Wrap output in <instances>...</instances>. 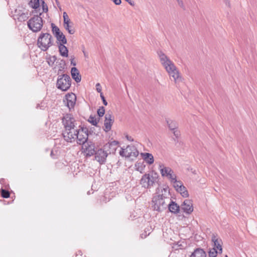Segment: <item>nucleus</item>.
I'll return each mask as SVG.
<instances>
[{
    "label": "nucleus",
    "instance_id": "24",
    "mask_svg": "<svg viewBox=\"0 0 257 257\" xmlns=\"http://www.w3.org/2000/svg\"><path fill=\"white\" fill-rule=\"evenodd\" d=\"M56 38V39L59 41L60 44H66L67 43V39L65 36V35L63 34L62 32H61L58 35H56L55 36Z\"/></svg>",
    "mask_w": 257,
    "mask_h": 257
},
{
    "label": "nucleus",
    "instance_id": "6",
    "mask_svg": "<svg viewBox=\"0 0 257 257\" xmlns=\"http://www.w3.org/2000/svg\"><path fill=\"white\" fill-rule=\"evenodd\" d=\"M78 128L76 126L70 128H66L63 133L64 140L69 143H73L75 141V137Z\"/></svg>",
    "mask_w": 257,
    "mask_h": 257
},
{
    "label": "nucleus",
    "instance_id": "50",
    "mask_svg": "<svg viewBox=\"0 0 257 257\" xmlns=\"http://www.w3.org/2000/svg\"><path fill=\"white\" fill-rule=\"evenodd\" d=\"M53 155H54V151H53V150H52V151H51V156L52 157H53Z\"/></svg>",
    "mask_w": 257,
    "mask_h": 257
},
{
    "label": "nucleus",
    "instance_id": "19",
    "mask_svg": "<svg viewBox=\"0 0 257 257\" xmlns=\"http://www.w3.org/2000/svg\"><path fill=\"white\" fill-rule=\"evenodd\" d=\"M71 74L72 78L77 82L81 81V77L78 70L76 67H72L71 70Z\"/></svg>",
    "mask_w": 257,
    "mask_h": 257
},
{
    "label": "nucleus",
    "instance_id": "28",
    "mask_svg": "<svg viewBox=\"0 0 257 257\" xmlns=\"http://www.w3.org/2000/svg\"><path fill=\"white\" fill-rule=\"evenodd\" d=\"M172 183H173V186L174 187L176 191L178 190L179 189H180L183 185L181 181H177V179L174 181V182H173Z\"/></svg>",
    "mask_w": 257,
    "mask_h": 257
},
{
    "label": "nucleus",
    "instance_id": "10",
    "mask_svg": "<svg viewBox=\"0 0 257 257\" xmlns=\"http://www.w3.org/2000/svg\"><path fill=\"white\" fill-rule=\"evenodd\" d=\"M75 120L70 114H66L62 119V122L65 129L75 127Z\"/></svg>",
    "mask_w": 257,
    "mask_h": 257
},
{
    "label": "nucleus",
    "instance_id": "1",
    "mask_svg": "<svg viewBox=\"0 0 257 257\" xmlns=\"http://www.w3.org/2000/svg\"><path fill=\"white\" fill-rule=\"evenodd\" d=\"M158 54L161 64L168 73L170 79L172 80V78L175 84L182 82V77L174 63L162 51L158 52Z\"/></svg>",
    "mask_w": 257,
    "mask_h": 257
},
{
    "label": "nucleus",
    "instance_id": "16",
    "mask_svg": "<svg viewBox=\"0 0 257 257\" xmlns=\"http://www.w3.org/2000/svg\"><path fill=\"white\" fill-rule=\"evenodd\" d=\"M114 122V119L112 118L111 115L110 114H106L105 116V120L104 123V130L106 132L109 131L111 130V126Z\"/></svg>",
    "mask_w": 257,
    "mask_h": 257
},
{
    "label": "nucleus",
    "instance_id": "34",
    "mask_svg": "<svg viewBox=\"0 0 257 257\" xmlns=\"http://www.w3.org/2000/svg\"><path fill=\"white\" fill-rule=\"evenodd\" d=\"M168 179H169L170 181H171V182L172 183L173 182H174V181L176 180V175L174 173V172L172 170V173H170L166 177Z\"/></svg>",
    "mask_w": 257,
    "mask_h": 257
},
{
    "label": "nucleus",
    "instance_id": "48",
    "mask_svg": "<svg viewBox=\"0 0 257 257\" xmlns=\"http://www.w3.org/2000/svg\"><path fill=\"white\" fill-rule=\"evenodd\" d=\"M224 2L225 3L226 5L229 7V2L228 0H224Z\"/></svg>",
    "mask_w": 257,
    "mask_h": 257
},
{
    "label": "nucleus",
    "instance_id": "23",
    "mask_svg": "<svg viewBox=\"0 0 257 257\" xmlns=\"http://www.w3.org/2000/svg\"><path fill=\"white\" fill-rule=\"evenodd\" d=\"M65 44H59V51L60 55L63 57H67L68 55V50L67 47L64 45Z\"/></svg>",
    "mask_w": 257,
    "mask_h": 257
},
{
    "label": "nucleus",
    "instance_id": "40",
    "mask_svg": "<svg viewBox=\"0 0 257 257\" xmlns=\"http://www.w3.org/2000/svg\"><path fill=\"white\" fill-rule=\"evenodd\" d=\"M96 89L98 92H99L100 93H102L101 92V86L99 83H97L96 84Z\"/></svg>",
    "mask_w": 257,
    "mask_h": 257
},
{
    "label": "nucleus",
    "instance_id": "31",
    "mask_svg": "<svg viewBox=\"0 0 257 257\" xmlns=\"http://www.w3.org/2000/svg\"><path fill=\"white\" fill-rule=\"evenodd\" d=\"M56 60H57L56 56H53L50 57L47 59V62L49 66H52L53 65V64H54L55 62L56 61Z\"/></svg>",
    "mask_w": 257,
    "mask_h": 257
},
{
    "label": "nucleus",
    "instance_id": "42",
    "mask_svg": "<svg viewBox=\"0 0 257 257\" xmlns=\"http://www.w3.org/2000/svg\"><path fill=\"white\" fill-rule=\"evenodd\" d=\"M116 5H119L121 1V0H111Z\"/></svg>",
    "mask_w": 257,
    "mask_h": 257
},
{
    "label": "nucleus",
    "instance_id": "17",
    "mask_svg": "<svg viewBox=\"0 0 257 257\" xmlns=\"http://www.w3.org/2000/svg\"><path fill=\"white\" fill-rule=\"evenodd\" d=\"M212 241L214 243L213 248H215L216 250L219 251V253H222V240L221 239H218L214 234H213L212 236Z\"/></svg>",
    "mask_w": 257,
    "mask_h": 257
},
{
    "label": "nucleus",
    "instance_id": "9",
    "mask_svg": "<svg viewBox=\"0 0 257 257\" xmlns=\"http://www.w3.org/2000/svg\"><path fill=\"white\" fill-rule=\"evenodd\" d=\"M95 160L100 164H104L106 162L107 157V154L103 149H99L97 150L95 154Z\"/></svg>",
    "mask_w": 257,
    "mask_h": 257
},
{
    "label": "nucleus",
    "instance_id": "12",
    "mask_svg": "<svg viewBox=\"0 0 257 257\" xmlns=\"http://www.w3.org/2000/svg\"><path fill=\"white\" fill-rule=\"evenodd\" d=\"M88 139V134L84 132L83 129H78L75 137L77 144L79 145H84Z\"/></svg>",
    "mask_w": 257,
    "mask_h": 257
},
{
    "label": "nucleus",
    "instance_id": "33",
    "mask_svg": "<svg viewBox=\"0 0 257 257\" xmlns=\"http://www.w3.org/2000/svg\"><path fill=\"white\" fill-rule=\"evenodd\" d=\"M28 14H25L24 13H22L19 17H18V19L20 22H23L26 21L28 19Z\"/></svg>",
    "mask_w": 257,
    "mask_h": 257
},
{
    "label": "nucleus",
    "instance_id": "13",
    "mask_svg": "<svg viewBox=\"0 0 257 257\" xmlns=\"http://www.w3.org/2000/svg\"><path fill=\"white\" fill-rule=\"evenodd\" d=\"M66 100H64L67 105V106L70 109L74 107L76 100V96L75 94L71 93H68L65 96Z\"/></svg>",
    "mask_w": 257,
    "mask_h": 257
},
{
    "label": "nucleus",
    "instance_id": "47",
    "mask_svg": "<svg viewBox=\"0 0 257 257\" xmlns=\"http://www.w3.org/2000/svg\"><path fill=\"white\" fill-rule=\"evenodd\" d=\"M43 12H47L48 11V8L46 6V8L45 7L44 5L43 6Z\"/></svg>",
    "mask_w": 257,
    "mask_h": 257
},
{
    "label": "nucleus",
    "instance_id": "39",
    "mask_svg": "<svg viewBox=\"0 0 257 257\" xmlns=\"http://www.w3.org/2000/svg\"><path fill=\"white\" fill-rule=\"evenodd\" d=\"M100 97H101V99H102V100L103 101V104L104 105L106 106L107 105V102L106 100H105V97H104L103 93H101L100 94Z\"/></svg>",
    "mask_w": 257,
    "mask_h": 257
},
{
    "label": "nucleus",
    "instance_id": "41",
    "mask_svg": "<svg viewBox=\"0 0 257 257\" xmlns=\"http://www.w3.org/2000/svg\"><path fill=\"white\" fill-rule=\"evenodd\" d=\"M173 131L174 136H176V138H178L180 136V132L177 130H176V129Z\"/></svg>",
    "mask_w": 257,
    "mask_h": 257
},
{
    "label": "nucleus",
    "instance_id": "8",
    "mask_svg": "<svg viewBox=\"0 0 257 257\" xmlns=\"http://www.w3.org/2000/svg\"><path fill=\"white\" fill-rule=\"evenodd\" d=\"M155 175V176H154L153 174L144 175L141 180V184L142 186L145 188H149L152 186L157 179L156 174Z\"/></svg>",
    "mask_w": 257,
    "mask_h": 257
},
{
    "label": "nucleus",
    "instance_id": "2",
    "mask_svg": "<svg viewBox=\"0 0 257 257\" xmlns=\"http://www.w3.org/2000/svg\"><path fill=\"white\" fill-rule=\"evenodd\" d=\"M170 200L169 197L163 194L154 196L152 201V207L155 210L162 211L167 208V203Z\"/></svg>",
    "mask_w": 257,
    "mask_h": 257
},
{
    "label": "nucleus",
    "instance_id": "43",
    "mask_svg": "<svg viewBox=\"0 0 257 257\" xmlns=\"http://www.w3.org/2000/svg\"><path fill=\"white\" fill-rule=\"evenodd\" d=\"M178 3V4L179 5L182 7V8H183L184 7V5H183V1L182 0H177Z\"/></svg>",
    "mask_w": 257,
    "mask_h": 257
},
{
    "label": "nucleus",
    "instance_id": "11",
    "mask_svg": "<svg viewBox=\"0 0 257 257\" xmlns=\"http://www.w3.org/2000/svg\"><path fill=\"white\" fill-rule=\"evenodd\" d=\"M118 142L116 141H113L110 142H108L103 146V149L107 154V156L109 154L115 153L118 145Z\"/></svg>",
    "mask_w": 257,
    "mask_h": 257
},
{
    "label": "nucleus",
    "instance_id": "49",
    "mask_svg": "<svg viewBox=\"0 0 257 257\" xmlns=\"http://www.w3.org/2000/svg\"><path fill=\"white\" fill-rule=\"evenodd\" d=\"M163 190H164V191L165 192H168V188H164V189H163Z\"/></svg>",
    "mask_w": 257,
    "mask_h": 257
},
{
    "label": "nucleus",
    "instance_id": "22",
    "mask_svg": "<svg viewBox=\"0 0 257 257\" xmlns=\"http://www.w3.org/2000/svg\"><path fill=\"white\" fill-rule=\"evenodd\" d=\"M190 257H206V252L201 248L196 249Z\"/></svg>",
    "mask_w": 257,
    "mask_h": 257
},
{
    "label": "nucleus",
    "instance_id": "14",
    "mask_svg": "<svg viewBox=\"0 0 257 257\" xmlns=\"http://www.w3.org/2000/svg\"><path fill=\"white\" fill-rule=\"evenodd\" d=\"M181 209L186 213L190 214L193 211V207L192 201L186 199L181 206Z\"/></svg>",
    "mask_w": 257,
    "mask_h": 257
},
{
    "label": "nucleus",
    "instance_id": "18",
    "mask_svg": "<svg viewBox=\"0 0 257 257\" xmlns=\"http://www.w3.org/2000/svg\"><path fill=\"white\" fill-rule=\"evenodd\" d=\"M169 203L167 204L169 211L174 214L179 213L181 207L177 205L175 202L171 201V200L169 201Z\"/></svg>",
    "mask_w": 257,
    "mask_h": 257
},
{
    "label": "nucleus",
    "instance_id": "25",
    "mask_svg": "<svg viewBox=\"0 0 257 257\" xmlns=\"http://www.w3.org/2000/svg\"><path fill=\"white\" fill-rule=\"evenodd\" d=\"M169 128L171 131H174L177 127V123L175 121L168 120H167Z\"/></svg>",
    "mask_w": 257,
    "mask_h": 257
},
{
    "label": "nucleus",
    "instance_id": "5",
    "mask_svg": "<svg viewBox=\"0 0 257 257\" xmlns=\"http://www.w3.org/2000/svg\"><path fill=\"white\" fill-rule=\"evenodd\" d=\"M71 80L69 75L62 74L59 75L57 81V87L62 90L67 91L71 86Z\"/></svg>",
    "mask_w": 257,
    "mask_h": 257
},
{
    "label": "nucleus",
    "instance_id": "21",
    "mask_svg": "<svg viewBox=\"0 0 257 257\" xmlns=\"http://www.w3.org/2000/svg\"><path fill=\"white\" fill-rule=\"evenodd\" d=\"M144 161L148 164L151 165L154 162V157L152 154L148 153H142Z\"/></svg>",
    "mask_w": 257,
    "mask_h": 257
},
{
    "label": "nucleus",
    "instance_id": "29",
    "mask_svg": "<svg viewBox=\"0 0 257 257\" xmlns=\"http://www.w3.org/2000/svg\"><path fill=\"white\" fill-rule=\"evenodd\" d=\"M30 5L33 9H37L39 7V0H32L30 2Z\"/></svg>",
    "mask_w": 257,
    "mask_h": 257
},
{
    "label": "nucleus",
    "instance_id": "46",
    "mask_svg": "<svg viewBox=\"0 0 257 257\" xmlns=\"http://www.w3.org/2000/svg\"><path fill=\"white\" fill-rule=\"evenodd\" d=\"M71 65H73V66H75L76 65V63L74 61V59H72L71 60Z\"/></svg>",
    "mask_w": 257,
    "mask_h": 257
},
{
    "label": "nucleus",
    "instance_id": "4",
    "mask_svg": "<svg viewBox=\"0 0 257 257\" xmlns=\"http://www.w3.org/2000/svg\"><path fill=\"white\" fill-rule=\"evenodd\" d=\"M36 15L31 18L27 22L28 27L33 32H38L41 31L43 25V22L42 17Z\"/></svg>",
    "mask_w": 257,
    "mask_h": 257
},
{
    "label": "nucleus",
    "instance_id": "7",
    "mask_svg": "<svg viewBox=\"0 0 257 257\" xmlns=\"http://www.w3.org/2000/svg\"><path fill=\"white\" fill-rule=\"evenodd\" d=\"M119 155L122 157L130 158L131 157H137L139 155V152L134 146L128 145L125 149H121Z\"/></svg>",
    "mask_w": 257,
    "mask_h": 257
},
{
    "label": "nucleus",
    "instance_id": "15",
    "mask_svg": "<svg viewBox=\"0 0 257 257\" xmlns=\"http://www.w3.org/2000/svg\"><path fill=\"white\" fill-rule=\"evenodd\" d=\"M84 152L87 157L93 156L96 151L95 150V144L91 142H86Z\"/></svg>",
    "mask_w": 257,
    "mask_h": 257
},
{
    "label": "nucleus",
    "instance_id": "32",
    "mask_svg": "<svg viewBox=\"0 0 257 257\" xmlns=\"http://www.w3.org/2000/svg\"><path fill=\"white\" fill-rule=\"evenodd\" d=\"M88 121L94 126H96L98 123V120H97V119L92 115H90L89 116Z\"/></svg>",
    "mask_w": 257,
    "mask_h": 257
},
{
    "label": "nucleus",
    "instance_id": "36",
    "mask_svg": "<svg viewBox=\"0 0 257 257\" xmlns=\"http://www.w3.org/2000/svg\"><path fill=\"white\" fill-rule=\"evenodd\" d=\"M105 112V109L103 106L100 107L97 110V114L99 116H102Z\"/></svg>",
    "mask_w": 257,
    "mask_h": 257
},
{
    "label": "nucleus",
    "instance_id": "37",
    "mask_svg": "<svg viewBox=\"0 0 257 257\" xmlns=\"http://www.w3.org/2000/svg\"><path fill=\"white\" fill-rule=\"evenodd\" d=\"M218 253H219V251L216 250L215 248H213V251L210 250L209 252V255L210 257H216Z\"/></svg>",
    "mask_w": 257,
    "mask_h": 257
},
{
    "label": "nucleus",
    "instance_id": "52",
    "mask_svg": "<svg viewBox=\"0 0 257 257\" xmlns=\"http://www.w3.org/2000/svg\"><path fill=\"white\" fill-rule=\"evenodd\" d=\"M56 4H57V5H59V2H58V0H56Z\"/></svg>",
    "mask_w": 257,
    "mask_h": 257
},
{
    "label": "nucleus",
    "instance_id": "26",
    "mask_svg": "<svg viewBox=\"0 0 257 257\" xmlns=\"http://www.w3.org/2000/svg\"><path fill=\"white\" fill-rule=\"evenodd\" d=\"M179 192L183 197H187L189 196L188 192L186 187L183 185L182 187L177 191Z\"/></svg>",
    "mask_w": 257,
    "mask_h": 257
},
{
    "label": "nucleus",
    "instance_id": "51",
    "mask_svg": "<svg viewBox=\"0 0 257 257\" xmlns=\"http://www.w3.org/2000/svg\"><path fill=\"white\" fill-rule=\"evenodd\" d=\"M4 181V179H1L0 180V183H2V182H3Z\"/></svg>",
    "mask_w": 257,
    "mask_h": 257
},
{
    "label": "nucleus",
    "instance_id": "35",
    "mask_svg": "<svg viewBox=\"0 0 257 257\" xmlns=\"http://www.w3.org/2000/svg\"><path fill=\"white\" fill-rule=\"evenodd\" d=\"M1 192L2 196L3 198H7L10 197V192L6 190L3 189H1Z\"/></svg>",
    "mask_w": 257,
    "mask_h": 257
},
{
    "label": "nucleus",
    "instance_id": "20",
    "mask_svg": "<svg viewBox=\"0 0 257 257\" xmlns=\"http://www.w3.org/2000/svg\"><path fill=\"white\" fill-rule=\"evenodd\" d=\"M159 169L163 177H166L170 172H172V170L171 168L169 167H166L163 164H160L159 165Z\"/></svg>",
    "mask_w": 257,
    "mask_h": 257
},
{
    "label": "nucleus",
    "instance_id": "45",
    "mask_svg": "<svg viewBox=\"0 0 257 257\" xmlns=\"http://www.w3.org/2000/svg\"><path fill=\"white\" fill-rule=\"evenodd\" d=\"M126 2H127L128 4H130L131 5L133 6L134 5V3L132 2V0H125Z\"/></svg>",
    "mask_w": 257,
    "mask_h": 257
},
{
    "label": "nucleus",
    "instance_id": "38",
    "mask_svg": "<svg viewBox=\"0 0 257 257\" xmlns=\"http://www.w3.org/2000/svg\"><path fill=\"white\" fill-rule=\"evenodd\" d=\"M63 17L64 19V24L70 23V19H69L68 16L66 12L63 13Z\"/></svg>",
    "mask_w": 257,
    "mask_h": 257
},
{
    "label": "nucleus",
    "instance_id": "44",
    "mask_svg": "<svg viewBox=\"0 0 257 257\" xmlns=\"http://www.w3.org/2000/svg\"><path fill=\"white\" fill-rule=\"evenodd\" d=\"M125 138L129 141H131V142L134 141V139L132 138V137L131 136H129L128 135H126L125 136Z\"/></svg>",
    "mask_w": 257,
    "mask_h": 257
},
{
    "label": "nucleus",
    "instance_id": "3",
    "mask_svg": "<svg viewBox=\"0 0 257 257\" xmlns=\"http://www.w3.org/2000/svg\"><path fill=\"white\" fill-rule=\"evenodd\" d=\"M53 37L48 33H41L38 37L37 45L43 51H47L49 47L53 45Z\"/></svg>",
    "mask_w": 257,
    "mask_h": 257
},
{
    "label": "nucleus",
    "instance_id": "30",
    "mask_svg": "<svg viewBox=\"0 0 257 257\" xmlns=\"http://www.w3.org/2000/svg\"><path fill=\"white\" fill-rule=\"evenodd\" d=\"M70 23H67L64 24V27L65 29L68 32V33L70 34H73L75 32V31L73 29H71L70 26L69 25Z\"/></svg>",
    "mask_w": 257,
    "mask_h": 257
},
{
    "label": "nucleus",
    "instance_id": "27",
    "mask_svg": "<svg viewBox=\"0 0 257 257\" xmlns=\"http://www.w3.org/2000/svg\"><path fill=\"white\" fill-rule=\"evenodd\" d=\"M52 31L55 36L58 35L61 32L59 28L53 23L51 24Z\"/></svg>",
    "mask_w": 257,
    "mask_h": 257
},
{
    "label": "nucleus",
    "instance_id": "53",
    "mask_svg": "<svg viewBox=\"0 0 257 257\" xmlns=\"http://www.w3.org/2000/svg\"><path fill=\"white\" fill-rule=\"evenodd\" d=\"M226 257H227V256L226 255Z\"/></svg>",
    "mask_w": 257,
    "mask_h": 257
}]
</instances>
